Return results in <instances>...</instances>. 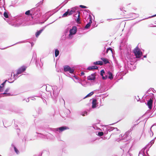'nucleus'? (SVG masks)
I'll list each match as a JSON object with an SVG mask.
<instances>
[{
  "label": "nucleus",
  "mask_w": 156,
  "mask_h": 156,
  "mask_svg": "<svg viewBox=\"0 0 156 156\" xmlns=\"http://www.w3.org/2000/svg\"><path fill=\"white\" fill-rule=\"evenodd\" d=\"M33 58L34 60L35 58H36V55L35 53H34L33 54Z\"/></svg>",
  "instance_id": "09e8293b"
},
{
  "label": "nucleus",
  "mask_w": 156,
  "mask_h": 156,
  "mask_svg": "<svg viewBox=\"0 0 156 156\" xmlns=\"http://www.w3.org/2000/svg\"><path fill=\"white\" fill-rule=\"evenodd\" d=\"M9 90L10 88L8 87L5 90V92L4 93H2V94H3V95H5L4 96H10L11 94L10 93H8Z\"/></svg>",
  "instance_id": "f3484780"
},
{
  "label": "nucleus",
  "mask_w": 156,
  "mask_h": 156,
  "mask_svg": "<svg viewBox=\"0 0 156 156\" xmlns=\"http://www.w3.org/2000/svg\"><path fill=\"white\" fill-rule=\"evenodd\" d=\"M53 131L55 132H57L58 131V128L54 129Z\"/></svg>",
  "instance_id": "864d4df0"
},
{
  "label": "nucleus",
  "mask_w": 156,
  "mask_h": 156,
  "mask_svg": "<svg viewBox=\"0 0 156 156\" xmlns=\"http://www.w3.org/2000/svg\"><path fill=\"white\" fill-rule=\"evenodd\" d=\"M130 14H131V15H132L133 16H134V18H136V17H137L139 16V15H138V14H136V13H131Z\"/></svg>",
  "instance_id": "37998d69"
},
{
  "label": "nucleus",
  "mask_w": 156,
  "mask_h": 156,
  "mask_svg": "<svg viewBox=\"0 0 156 156\" xmlns=\"http://www.w3.org/2000/svg\"><path fill=\"white\" fill-rule=\"evenodd\" d=\"M105 73V71L104 69H102L100 71V75L102 77V78L103 80H105L107 79V76H104V74Z\"/></svg>",
  "instance_id": "aec40b11"
},
{
  "label": "nucleus",
  "mask_w": 156,
  "mask_h": 156,
  "mask_svg": "<svg viewBox=\"0 0 156 156\" xmlns=\"http://www.w3.org/2000/svg\"><path fill=\"white\" fill-rule=\"evenodd\" d=\"M69 28H67L66 29L65 32H64V35H63V37H64H64L66 38H67V36L69 34H68L69 33Z\"/></svg>",
  "instance_id": "5701e85b"
},
{
  "label": "nucleus",
  "mask_w": 156,
  "mask_h": 156,
  "mask_svg": "<svg viewBox=\"0 0 156 156\" xmlns=\"http://www.w3.org/2000/svg\"><path fill=\"white\" fill-rule=\"evenodd\" d=\"M80 74H81V76H83L85 74V73L84 72H81Z\"/></svg>",
  "instance_id": "13d9d810"
},
{
  "label": "nucleus",
  "mask_w": 156,
  "mask_h": 156,
  "mask_svg": "<svg viewBox=\"0 0 156 156\" xmlns=\"http://www.w3.org/2000/svg\"><path fill=\"white\" fill-rule=\"evenodd\" d=\"M31 98V99L32 100H34L35 99V98H34V97Z\"/></svg>",
  "instance_id": "774afa93"
},
{
  "label": "nucleus",
  "mask_w": 156,
  "mask_h": 156,
  "mask_svg": "<svg viewBox=\"0 0 156 156\" xmlns=\"http://www.w3.org/2000/svg\"><path fill=\"white\" fill-rule=\"evenodd\" d=\"M97 73L95 72L91 74L90 75L88 76L87 79L91 81H95L96 79Z\"/></svg>",
  "instance_id": "1a4fd4ad"
},
{
  "label": "nucleus",
  "mask_w": 156,
  "mask_h": 156,
  "mask_svg": "<svg viewBox=\"0 0 156 156\" xmlns=\"http://www.w3.org/2000/svg\"><path fill=\"white\" fill-rule=\"evenodd\" d=\"M26 69V67L25 66H22L17 71V73L15 75L14 74V77H15V80L16 78H17L18 77V75L21 74L22 72L25 70Z\"/></svg>",
  "instance_id": "0eeeda50"
},
{
  "label": "nucleus",
  "mask_w": 156,
  "mask_h": 156,
  "mask_svg": "<svg viewBox=\"0 0 156 156\" xmlns=\"http://www.w3.org/2000/svg\"><path fill=\"white\" fill-rule=\"evenodd\" d=\"M115 19H107V21H109V20H115Z\"/></svg>",
  "instance_id": "6e6d98bb"
},
{
  "label": "nucleus",
  "mask_w": 156,
  "mask_h": 156,
  "mask_svg": "<svg viewBox=\"0 0 156 156\" xmlns=\"http://www.w3.org/2000/svg\"><path fill=\"white\" fill-rule=\"evenodd\" d=\"M5 0H0V15H2L5 9L4 6L5 5Z\"/></svg>",
  "instance_id": "6e6552de"
},
{
  "label": "nucleus",
  "mask_w": 156,
  "mask_h": 156,
  "mask_svg": "<svg viewBox=\"0 0 156 156\" xmlns=\"http://www.w3.org/2000/svg\"><path fill=\"white\" fill-rule=\"evenodd\" d=\"M92 108H96L97 106V100L95 98H92Z\"/></svg>",
  "instance_id": "4468645a"
},
{
  "label": "nucleus",
  "mask_w": 156,
  "mask_h": 156,
  "mask_svg": "<svg viewBox=\"0 0 156 156\" xmlns=\"http://www.w3.org/2000/svg\"><path fill=\"white\" fill-rule=\"evenodd\" d=\"M57 89V87H54L53 88V94L54 97L53 98L55 100V102L57 101L58 95Z\"/></svg>",
  "instance_id": "39448f33"
},
{
  "label": "nucleus",
  "mask_w": 156,
  "mask_h": 156,
  "mask_svg": "<svg viewBox=\"0 0 156 156\" xmlns=\"http://www.w3.org/2000/svg\"><path fill=\"white\" fill-rule=\"evenodd\" d=\"M98 68V67L97 66H88L87 69L90 70H93L94 69H97Z\"/></svg>",
  "instance_id": "6ab92c4d"
},
{
  "label": "nucleus",
  "mask_w": 156,
  "mask_h": 156,
  "mask_svg": "<svg viewBox=\"0 0 156 156\" xmlns=\"http://www.w3.org/2000/svg\"><path fill=\"white\" fill-rule=\"evenodd\" d=\"M24 21V19L22 18H20L17 20V23L18 24L19 26L23 25V23Z\"/></svg>",
  "instance_id": "a211bd4d"
},
{
  "label": "nucleus",
  "mask_w": 156,
  "mask_h": 156,
  "mask_svg": "<svg viewBox=\"0 0 156 156\" xmlns=\"http://www.w3.org/2000/svg\"><path fill=\"white\" fill-rule=\"evenodd\" d=\"M73 76V77L74 78L76 79L77 80H80V79L77 76L75 75L74 74L73 76Z\"/></svg>",
  "instance_id": "49530a36"
},
{
  "label": "nucleus",
  "mask_w": 156,
  "mask_h": 156,
  "mask_svg": "<svg viewBox=\"0 0 156 156\" xmlns=\"http://www.w3.org/2000/svg\"><path fill=\"white\" fill-rule=\"evenodd\" d=\"M84 11L87 12V13H88L89 14V15L90 14V11L88 9H85Z\"/></svg>",
  "instance_id": "8fccbe9b"
},
{
  "label": "nucleus",
  "mask_w": 156,
  "mask_h": 156,
  "mask_svg": "<svg viewBox=\"0 0 156 156\" xmlns=\"http://www.w3.org/2000/svg\"><path fill=\"white\" fill-rule=\"evenodd\" d=\"M79 7L82 8L86 9L87 8V6L82 5H80Z\"/></svg>",
  "instance_id": "de8ad7c7"
},
{
  "label": "nucleus",
  "mask_w": 156,
  "mask_h": 156,
  "mask_svg": "<svg viewBox=\"0 0 156 156\" xmlns=\"http://www.w3.org/2000/svg\"><path fill=\"white\" fill-rule=\"evenodd\" d=\"M147 146H146L141 151L142 152V153H141V151H140L139 153V156H140V155H142L143 156H149L148 154L147 153L148 151L149 150L148 149H147L146 151V153L147 154V155L146 154L145 152V151L147 148Z\"/></svg>",
  "instance_id": "9d476101"
},
{
  "label": "nucleus",
  "mask_w": 156,
  "mask_h": 156,
  "mask_svg": "<svg viewBox=\"0 0 156 156\" xmlns=\"http://www.w3.org/2000/svg\"><path fill=\"white\" fill-rule=\"evenodd\" d=\"M90 25H91V24H90L89 23H88L85 25V29H89L90 26Z\"/></svg>",
  "instance_id": "72a5a7b5"
},
{
  "label": "nucleus",
  "mask_w": 156,
  "mask_h": 156,
  "mask_svg": "<svg viewBox=\"0 0 156 156\" xmlns=\"http://www.w3.org/2000/svg\"><path fill=\"white\" fill-rule=\"evenodd\" d=\"M147 54H146V55H145L143 56V57L144 58H146L147 57Z\"/></svg>",
  "instance_id": "338daca9"
},
{
  "label": "nucleus",
  "mask_w": 156,
  "mask_h": 156,
  "mask_svg": "<svg viewBox=\"0 0 156 156\" xmlns=\"http://www.w3.org/2000/svg\"><path fill=\"white\" fill-rule=\"evenodd\" d=\"M123 134H120V137H121H121H122V139H123V138H123V137H124V136H123Z\"/></svg>",
  "instance_id": "e2e57ef3"
},
{
  "label": "nucleus",
  "mask_w": 156,
  "mask_h": 156,
  "mask_svg": "<svg viewBox=\"0 0 156 156\" xmlns=\"http://www.w3.org/2000/svg\"><path fill=\"white\" fill-rule=\"evenodd\" d=\"M46 136H47V137H46V138L48 139L51 140L54 139V136L50 133H49L47 135H46Z\"/></svg>",
  "instance_id": "4be33fe9"
},
{
  "label": "nucleus",
  "mask_w": 156,
  "mask_h": 156,
  "mask_svg": "<svg viewBox=\"0 0 156 156\" xmlns=\"http://www.w3.org/2000/svg\"><path fill=\"white\" fill-rule=\"evenodd\" d=\"M43 0H42L36 4V7L33 8L31 9V11H32V14L33 16L32 18L36 17L38 19L41 16V9L40 7V5L42 4Z\"/></svg>",
  "instance_id": "f257e3e1"
},
{
  "label": "nucleus",
  "mask_w": 156,
  "mask_h": 156,
  "mask_svg": "<svg viewBox=\"0 0 156 156\" xmlns=\"http://www.w3.org/2000/svg\"><path fill=\"white\" fill-rule=\"evenodd\" d=\"M36 133L38 134L37 135V136L38 137L42 139H46V137H47V136H46V135H44L43 134L41 133H38V132H37Z\"/></svg>",
  "instance_id": "412c9836"
},
{
  "label": "nucleus",
  "mask_w": 156,
  "mask_h": 156,
  "mask_svg": "<svg viewBox=\"0 0 156 156\" xmlns=\"http://www.w3.org/2000/svg\"><path fill=\"white\" fill-rule=\"evenodd\" d=\"M153 125L151 127V128H150V130L149 131V133H150V136L151 137H152L153 136V132L152 131V130H151V128L152 127H153Z\"/></svg>",
  "instance_id": "f704fd0d"
},
{
  "label": "nucleus",
  "mask_w": 156,
  "mask_h": 156,
  "mask_svg": "<svg viewBox=\"0 0 156 156\" xmlns=\"http://www.w3.org/2000/svg\"><path fill=\"white\" fill-rule=\"evenodd\" d=\"M4 87H2V88H1V90L0 89V92H3L4 91Z\"/></svg>",
  "instance_id": "4d7b16f0"
},
{
  "label": "nucleus",
  "mask_w": 156,
  "mask_h": 156,
  "mask_svg": "<svg viewBox=\"0 0 156 156\" xmlns=\"http://www.w3.org/2000/svg\"><path fill=\"white\" fill-rule=\"evenodd\" d=\"M93 91H92L89 94H87L86 96H85L84 98H83V99H84L88 97H89L91 96V95H92L93 94H94Z\"/></svg>",
  "instance_id": "2f4dec72"
},
{
  "label": "nucleus",
  "mask_w": 156,
  "mask_h": 156,
  "mask_svg": "<svg viewBox=\"0 0 156 156\" xmlns=\"http://www.w3.org/2000/svg\"><path fill=\"white\" fill-rule=\"evenodd\" d=\"M96 140V138H92L89 140V142L90 143H93L94 141Z\"/></svg>",
  "instance_id": "ea45409f"
},
{
  "label": "nucleus",
  "mask_w": 156,
  "mask_h": 156,
  "mask_svg": "<svg viewBox=\"0 0 156 156\" xmlns=\"http://www.w3.org/2000/svg\"><path fill=\"white\" fill-rule=\"evenodd\" d=\"M133 52L136 57V58L138 60L141 59H144L142 57L143 55V53L142 52L140 49L136 46L133 50Z\"/></svg>",
  "instance_id": "f03ea898"
},
{
  "label": "nucleus",
  "mask_w": 156,
  "mask_h": 156,
  "mask_svg": "<svg viewBox=\"0 0 156 156\" xmlns=\"http://www.w3.org/2000/svg\"><path fill=\"white\" fill-rule=\"evenodd\" d=\"M60 102H63V103H64V105H65V101H64V100L63 98H62L61 99H60Z\"/></svg>",
  "instance_id": "3c124183"
},
{
  "label": "nucleus",
  "mask_w": 156,
  "mask_h": 156,
  "mask_svg": "<svg viewBox=\"0 0 156 156\" xmlns=\"http://www.w3.org/2000/svg\"><path fill=\"white\" fill-rule=\"evenodd\" d=\"M153 100L151 99H150L147 101V103H145V104L147 106L149 109H151L152 108L153 106Z\"/></svg>",
  "instance_id": "f8f14e48"
},
{
  "label": "nucleus",
  "mask_w": 156,
  "mask_h": 156,
  "mask_svg": "<svg viewBox=\"0 0 156 156\" xmlns=\"http://www.w3.org/2000/svg\"><path fill=\"white\" fill-rule=\"evenodd\" d=\"M7 81V80H6L5 81L3 82L0 86V89L1 90V88L2 87H4V86L5 85L6 82Z\"/></svg>",
  "instance_id": "e433bc0d"
},
{
  "label": "nucleus",
  "mask_w": 156,
  "mask_h": 156,
  "mask_svg": "<svg viewBox=\"0 0 156 156\" xmlns=\"http://www.w3.org/2000/svg\"><path fill=\"white\" fill-rule=\"evenodd\" d=\"M79 9L77 6L71 8L70 9H68L63 15L62 17H65L72 15L73 13L76 12V11Z\"/></svg>",
  "instance_id": "7ed1b4c3"
},
{
  "label": "nucleus",
  "mask_w": 156,
  "mask_h": 156,
  "mask_svg": "<svg viewBox=\"0 0 156 156\" xmlns=\"http://www.w3.org/2000/svg\"><path fill=\"white\" fill-rule=\"evenodd\" d=\"M148 94H149V93H148ZM149 94L150 97L151 98L150 99H151L153 100L154 98H155L154 94H153L151 93Z\"/></svg>",
  "instance_id": "4c0bfd02"
},
{
  "label": "nucleus",
  "mask_w": 156,
  "mask_h": 156,
  "mask_svg": "<svg viewBox=\"0 0 156 156\" xmlns=\"http://www.w3.org/2000/svg\"><path fill=\"white\" fill-rule=\"evenodd\" d=\"M14 150L15 152H16V153L17 154H19L20 153L19 152V151L18 150V149L16 148V147H14Z\"/></svg>",
  "instance_id": "a18cd8bd"
},
{
  "label": "nucleus",
  "mask_w": 156,
  "mask_h": 156,
  "mask_svg": "<svg viewBox=\"0 0 156 156\" xmlns=\"http://www.w3.org/2000/svg\"><path fill=\"white\" fill-rule=\"evenodd\" d=\"M77 30V27L75 26L72 27L71 29L69 30V34L67 36V38L71 39L73 38V36L76 33Z\"/></svg>",
  "instance_id": "20e7f679"
},
{
  "label": "nucleus",
  "mask_w": 156,
  "mask_h": 156,
  "mask_svg": "<svg viewBox=\"0 0 156 156\" xmlns=\"http://www.w3.org/2000/svg\"><path fill=\"white\" fill-rule=\"evenodd\" d=\"M156 139V137H155L153 139L151 140L148 144V145L147 146L149 145L150 144V146L149 147V148L154 143V141L155 140V139Z\"/></svg>",
  "instance_id": "7c9ffc66"
},
{
  "label": "nucleus",
  "mask_w": 156,
  "mask_h": 156,
  "mask_svg": "<svg viewBox=\"0 0 156 156\" xmlns=\"http://www.w3.org/2000/svg\"><path fill=\"white\" fill-rule=\"evenodd\" d=\"M4 16L6 18H8V17H9V16H8V13L6 12H4Z\"/></svg>",
  "instance_id": "79ce46f5"
},
{
  "label": "nucleus",
  "mask_w": 156,
  "mask_h": 156,
  "mask_svg": "<svg viewBox=\"0 0 156 156\" xmlns=\"http://www.w3.org/2000/svg\"><path fill=\"white\" fill-rule=\"evenodd\" d=\"M140 119V118H139L135 122L136 123V124L137 125L138 124L139 122H138V120H139Z\"/></svg>",
  "instance_id": "bf43d9fd"
},
{
  "label": "nucleus",
  "mask_w": 156,
  "mask_h": 156,
  "mask_svg": "<svg viewBox=\"0 0 156 156\" xmlns=\"http://www.w3.org/2000/svg\"><path fill=\"white\" fill-rule=\"evenodd\" d=\"M69 128L68 127L66 126H63L59 127V133L62 132L66 130L69 129Z\"/></svg>",
  "instance_id": "2eb2a0df"
},
{
  "label": "nucleus",
  "mask_w": 156,
  "mask_h": 156,
  "mask_svg": "<svg viewBox=\"0 0 156 156\" xmlns=\"http://www.w3.org/2000/svg\"><path fill=\"white\" fill-rule=\"evenodd\" d=\"M155 16H156V14H155V15H153V16H150L149 18H151V17H154Z\"/></svg>",
  "instance_id": "052dcab7"
},
{
  "label": "nucleus",
  "mask_w": 156,
  "mask_h": 156,
  "mask_svg": "<svg viewBox=\"0 0 156 156\" xmlns=\"http://www.w3.org/2000/svg\"><path fill=\"white\" fill-rule=\"evenodd\" d=\"M105 76H107V78H108L110 80H112L114 78V75L113 73L111 71H108L107 73V74Z\"/></svg>",
  "instance_id": "ddd939ff"
},
{
  "label": "nucleus",
  "mask_w": 156,
  "mask_h": 156,
  "mask_svg": "<svg viewBox=\"0 0 156 156\" xmlns=\"http://www.w3.org/2000/svg\"><path fill=\"white\" fill-rule=\"evenodd\" d=\"M71 74H70V76H68L73 79V76H73L74 74H73V73Z\"/></svg>",
  "instance_id": "603ef678"
},
{
  "label": "nucleus",
  "mask_w": 156,
  "mask_h": 156,
  "mask_svg": "<svg viewBox=\"0 0 156 156\" xmlns=\"http://www.w3.org/2000/svg\"><path fill=\"white\" fill-rule=\"evenodd\" d=\"M93 127L95 129H98V127H97L96 126H93Z\"/></svg>",
  "instance_id": "5fc2aeb1"
},
{
  "label": "nucleus",
  "mask_w": 156,
  "mask_h": 156,
  "mask_svg": "<svg viewBox=\"0 0 156 156\" xmlns=\"http://www.w3.org/2000/svg\"><path fill=\"white\" fill-rule=\"evenodd\" d=\"M58 59H57L56 61L55 68H56V71L57 72H58Z\"/></svg>",
  "instance_id": "473e14b6"
},
{
  "label": "nucleus",
  "mask_w": 156,
  "mask_h": 156,
  "mask_svg": "<svg viewBox=\"0 0 156 156\" xmlns=\"http://www.w3.org/2000/svg\"><path fill=\"white\" fill-rule=\"evenodd\" d=\"M32 13V11H31V9L30 10H29L26 12L25 13V14L28 16H33Z\"/></svg>",
  "instance_id": "c85d7f7f"
},
{
  "label": "nucleus",
  "mask_w": 156,
  "mask_h": 156,
  "mask_svg": "<svg viewBox=\"0 0 156 156\" xmlns=\"http://www.w3.org/2000/svg\"><path fill=\"white\" fill-rule=\"evenodd\" d=\"M130 133V131L129 130L126 132L125 133V134L123 135V136H124V137L122 138V140H125L126 141H127L129 140L130 139V136H129V135Z\"/></svg>",
  "instance_id": "9b49d317"
},
{
  "label": "nucleus",
  "mask_w": 156,
  "mask_h": 156,
  "mask_svg": "<svg viewBox=\"0 0 156 156\" xmlns=\"http://www.w3.org/2000/svg\"><path fill=\"white\" fill-rule=\"evenodd\" d=\"M64 70L65 72H69L70 73H73L74 69L73 68H71L68 65L64 66Z\"/></svg>",
  "instance_id": "423d86ee"
},
{
  "label": "nucleus",
  "mask_w": 156,
  "mask_h": 156,
  "mask_svg": "<svg viewBox=\"0 0 156 156\" xmlns=\"http://www.w3.org/2000/svg\"><path fill=\"white\" fill-rule=\"evenodd\" d=\"M114 129V127H113L108 126L107 128L106 129V130H107V132H105V133L106 134H107L108 133V131L109 132L113 130Z\"/></svg>",
  "instance_id": "a878e982"
},
{
  "label": "nucleus",
  "mask_w": 156,
  "mask_h": 156,
  "mask_svg": "<svg viewBox=\"0 0 156 156\" xmlns=\"http://www.w3.org/2000/svg\"><path fill=\"white\" fill-rule=\"evenodd\" d=\"M113 50V49L111 47H109L106 50V51H105L104 54H103V56H105V54L108 53V51H111L112 53L113 54V52H112V50Z\"/></svg>",
  "instance_id": "bb28decb"
},
{
  "label": "nucleus",
  "mask_w": 156,
  "mask_h": 156,
  "mask_svg": "<svg viewBox=\"0 0 156 156\" xmlns=\"http://www.w3.org/2000/svg\"><path fill=\"white\" fill-rule=\"evenodd\" d=\"M98 136H102L103 135V133L102 132H99L97 134Z\"/></svg>",
  "instance_id": "c03bdc74"
},
{
  "label": "nucleus",
  "mask_w": 156,
  "mask_h": 156,
  "mask_svg": "<svg viewBox=\"0 0 156 156\" xmlns=\"http://www.w3.org/2000/svg\"><path fill=\"white\" fill-rule=\"evenodd\" d=\"M120 120H119V121H117V122H115V123H112V124H110L109 125H114V124H115V123H117V122H119Z\"/></svg>",
  "instance_id": "680f3d73"
},
{
  "label": "nucleus",
  "mask_w": 156,
  "mask_h": 156,
  "mask_svg": "<svg viewBox=\"0 0 156 156\" xmlns=\"http://www.w3.org/2000/svg\"><path fill=\"white\" fill-rule=\"evenodd\" d=\"M101 61L102 62L103 65V64H107L109 63L110 62L107 58H105L102 57L101 58Z\"/></svg>",
  "instance_id": "dca6fc26"
},
{
  "label": "nucleus",
  "mask_w": 156,
  "mask_h": 156,
  "mask_svg": "<svg viewBox=\"0 0 156 156\" xmlns=\"http://www.w3.org/2000/svg\"><path fill=\"white\" fill-rule=\"evenodd\" d=\"M66 75L68 76H70V74L68 73H66Z\"/></svg>",
  "instance_id": "69168bd1"
},
{
  "label": "nucleus",
  "mask_w": 156,
  "mask_h": 156,
  "mask_svg": "<svg viewBox=\"0 0 156 156\" xmlns=\"http://www.w3.org/2000/svg\"><path fill=\"white\" fill-rule=\"evenodd\" d=\"M93 64L94 65H99L101 66L103 65L102 62L101 61H97L95 62H94L93 63Z\"/></svg>",
  "instance_id": "cd10ccee"
},
{
  "label": "nucleus",
  "mask_w": 156,
  "mask_h": 156,
  "mask_svg": "<svg viewBox=\"0 0 156 156\" xmlns=\"http://www.w3.org/2000/svg\"><path fill=\"white\" fill-rule=\"evenodd\" d=\"M89 22H88L89 23L91 24V23H92V17L90 15V14L89 15Z\"/></svg>",
  "instance_id": "c9c22d12"
},
{
  "label": "nucleus",
  "mask_w": 156,
  "mask_h": 156,
  "mask_svg": "<svg viewBox=\"0 0 156 156\" xmlns=\"http://www.w3.org/2000/svg\"><path fill=\"white\" fill-rule=\"evenodd\" d=\"M151 90H152L153 91V92L154 93H155V92H155H156V91L155 90H154V88H151L148 90L147 91L146 93H147L148 92H149V91H151Z\"/></svg>",
  "instance_id": "a19ab883"
},
{
  "label": "nucleus",
  "mask_w": 156,
  "mask_h": 156,
  "mask_svg": "<svg viewBox=\"0 0 156 156\" xmlns=\"http://www.w3.org/2000/svg\"><path fill=\"white\" fill-rule=\"evenodd\" d=\"M45 27H44L42 29H41L39 31H38L36 33L35 35L36 37H37L39 35L41 34V33L42 32V31L44 30Z\"/></svg>",
  "instance_id": "393cba45"
},
{
  "label": "nucleus",
  "mask_w": 156,
  "mask_h": 156,
  "mask_svg": "<svg viewBox=\"0 0 156 156\" xmlns=\"http://www.w3.org/2000/svg\"><path fill=\"white\" fill-rule=\"evenodd\" d=\"M55 55L56 57H57L58 55V50L57 49L55 50Z\"/></svg>",
  "instance_id": "58836bf2"
},
{
  "label": "nucleus",
  "mask_w": 156,
  "mask_h": 156,
  "mask_svg": "<svg viewBox=\"0 0 156 156\" xmlns=\"http://www.w3.org/2000/svg\"><path fill=\"white\" fill-rule=\"evenodd\" d=\"M77 13H78V15H77V17L76 18V19H75V20H76V23H80V12L79 11H77V12L76 13V14L75 15H76L77 14Z\"/></svg>",
  "instance_id": "b1692460"
},
{
  "label": "nucleus",
  "mask_w": 156,
  "mask_h": 156,
  "mask_svg": "<svg viewBox=\"0 0 156 156\" xmlns=\"http://www.w3.org/2000/svg\"><path fill=\"white\" fill-rule=\"evenodd\" d=\"M11 146L12 147H13L14 148V147H15V145H14V144H11Z\"/></svg>",
  "instance_id": "0e129e2a"
},
{
  "label": "nucleus",
  "mask_w": 156,
  "mask_h": 156,
  "mask_svg": "<svg viewBox=\"0 0 156 156\" xmlns=\"http://www.w3.org/2000/svg\"><path fill=\"white\" fill-rule=\"evenodd\" d=\"M88 112L86 111H83V112H80V114L81 115H82L83 116H85V115H88Z\"/></svg>",
  "instance_id": "c756f323"
}]
</instances>
